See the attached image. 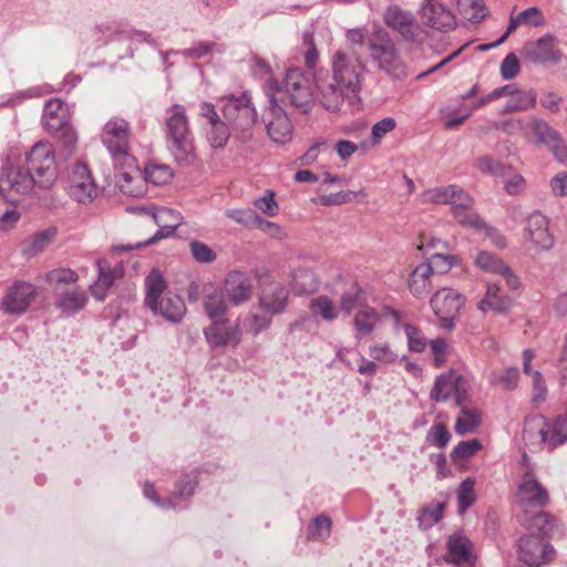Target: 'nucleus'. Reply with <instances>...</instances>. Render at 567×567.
<instances>
[{"instance_id": "12", "label": "nucleus", "mask_w": 567, "mask_h": 567, "mask_svg": "<svg viewBox=\"0 0 567 567\" xmlns=\"http://www.w3.org/2000/svg\"><path fill=\"white\" fill-rule=\"evenodd\" d=\"M130 135L128 122L114 116L103 127L102 142L114 158H124L128 156Z\"/></svg>"}, {"instance_id": "3", "label": "nucleus", "mask_w": 567, "mask_h": 567, "mask_svg": "<svg viewBox=\"0 0 567 567\" xmlns=\"http://www.w3.org/2000/svg\"><path fill=\"white\" fill-rule=\"evenodd\" d=\"M167 282L157 269H152L145 278L144 306L154 315L167 322L178 323L185 317L187 308L183 298L166 291Z\"/></svg>"}, {"instance_id": "30", "label": "nucleus", "mask_w": 567, "mask_h": 567, "mask_svg": "<svg viewBox=\"0 0 567 567\" xmlns=\"http://www.w3.org/2000/svg\"><path fill=\"white\" fill-rule=\"evenodd\" d=\"M512 298L503 295L497 284H488L486 295L478 303V309L483 312L488 309L505 312L512 307Z\"/></svg>"}, {"instance_id": "37", "label": "nucleus", "mask_w": 567, "mask_h": 567, "mask_svg": "<svg viewBox=\"0 0 567 567\" xmlns=\"http://www.w3.org/2000/svg\"><path fill=\"white\" fill-rule=\"evenodd\" d=\"M291 286L297 293H312L319 287V280L313 270L299 267L291 274Z\"/></svg>"}, {"instance_id": "45", "label": "nucleus", "mask_w": 567, "mask_h": 567, "mask_svg": "<svg viewBox=\"0 0 567 567\" xmlns=\"http://www.w3.org/2000/svg\"><path fill=\"white\" fill-rule=\"evenodd\" d=\"M309 308L315 316H320L327 321L334 320L339 313L334 302L327 296H319L311 299Z\"/></svg>"}, {"instance_id": "26", "label": "nucleus", "mask_w": 567, "mask_h": 567, "mask_svg": "<svg viewBox=\"0 0 567 567\" xmlns=\"http://www.w3.org/2000/svg\"><path fill=\"white\" fill-rule=\"evenodd\" d=\"M475 264L484 271L501 275L509 289H517L519 287V279L513 270L503 262L502 259L488 251H481L475 258Z\"/></svg>"}, {"instance_id": "31", "label": "nucleus", "mask_w": 567, "mask_h": 567, "mask_svg": "<svg viewBox=\"0 0 567 567\" xmlns=\"http://www.w3.org/2000/svg\"><path fill=\"white\" fill-rule=\"evenodd\" d=\"M144 176L138 169L120 171L116 174V184L121 193L138 197L144 193Z\"/></svg>"}, {"instance_id": "21", "label": "nucleus", "mask_w": 567, "mask_h": 567, "mask_svg": "<svg viewBox=\"0 0 567 567\" xmlns=\"http://www.w3.org/2000/svg\"><path fill=\"white\" fill-rule=\"evenodd\" d=\"M225 293L234 306L248 302L252 297V280L243 271L233 270L225 278Z\"/></svg>"}, {"instance_id": "1", "label": "nucleus", "mask_w": 567, "mask_h": 567, "mask_svg": "<svg viewBox=\"0 0 567 567\" xmlns=\"http://www.w3.org/2000/svg\"><path fill=\"white\" fill-rule=\"evenodd\" d=\"M367 39L365 28L347 30V45L336 50L330 58V78L317 80L320 102L326 110L336 112L346 99L359 100L368 73L360 54L365 49Z\"/></svg>"}, {"instance_id": "27", "label": "nucleus", "mask_w": 567, "mask_h": 567, "mask_svg": "<svg viewBox=\"0 0 567 567\" xmlns=\"http://www.w3.org/2000/svg\"><path fill=\"white\" fill-rule=\"evenodd\" d=\"M69 106L58 97L49 100L43 109L42 124L48 132H54L66 124H70Z\"/></svg>"}, {"instance_id": "14", "label": "nucleus", "mask_w": 567, "mask_h": 567, "mask_svg": "<svg viewBox=\"0 0 567 567\" xmlns=\"http://www.w3.org/2000/svg\"><path fill=\"white\" fill-rule=\"evenodd\" d=\"M516 502L523 508H542L549 504V493L536 478L533 470H526L522 475Z\"/></svg>"}, {"instance_id": "8", "label": "nucleus", "mask_w": 567, "mask_h": 567, "mask_svg": "<svg viewBox=\"0 0 567 567\" xmlns=\"http://www.w3.org/2000/svg\"><path fill=\"white\" fill-rule=\"evenodd\" d=\"M465 303V297L452 288H442L431 298L430 305L434 315L439 318L443 329H455V320L461 308Z\"/></svg>"}, {"instance_id": "5", "label": "nucleus", "mask_w": 567, "mask_h": 567, "mask_svg": "<svg viewBox=\"0 0 567 567\" xmlns=\"http://www.w3.org/2000/svg\"><path fill=\"white\" fill-rule=\"evenodd\" d=\"M165 126L169 152L179 164L189 163L195 153L194 137L182 105H173L167 111Z\"/></svg>"}, {"instance_id": "61", "label": "nucleus", "mask_w": 567, "mask_h": 567, "mask_svg": "<svg viewBox=\"0 0 567 567\" xmlns=\"http://www.w3.org/2000/svg\"><path fill=\"white\" fill-rule=\"evenodd\" d=\"M482 447L477 439L460 442L452 451L451 457L453 460H464L473 456Z\"/></svg>"}, {"instance_id": "50", "label": "nucleus", "mask_w": 567, "mask_h": 567, "mask_svg": "<svg viewBox=\"0 0 567 567\" xmlns=\"http://www.w3.org/2000/svg\"><path fill=\"white\" fill-rule=\"evenodd\" d=\"M444 507V503L440 502L424 506L417 517L420 527L429 529L434 526L442 518Z\"/></svg>"}, {"instance_id": "25", "label": "nucleus", "mask_w": 567, "mask_h": 567, "mask_svg": "<svg viewBox=\"0 0 567 567\" xmlns=\"http://www.w3.org/2000/svg\"><path fill=\"white\" fill-rule=\"evenodd\" d=\"M548 225L547 217L540 212L532 213L526 220L525 237L542 249L551 248L554 237L549 234Z\"/></svg>"}, {"instance_id": "33", "label": "nucleus", "mask_w": 567, "mask_h": 567, "mask_svg": "<svg viewBox=\"0 0 567 567\" xmlns=\"http://www.w3.org/2000/svg\"><path fill=\"white\" fill-rule=\"evenodd\" d=\"M204 309L212 320L221 318L227 311L225 292L220 288L209 285L205 289Z\"/></svg>"}, {"instance_id": "22", "label": "nucleus", "mask_w": 567, "mask_h": 567, "mask_svg": "<svg viewBox=\"0 0 567 567\" xmlns=\"http://www.w3.org/2000/svg\"><path fill=\"white\" fill-rule=\"evenodd\" d=\"M446 557L449 564L463 567H473L474 554L473 546L468 537L462 533H454L449 536L446 542Z\"/></svg>"}, {"instance_id": "4", "label": "nucleus", "mask_w": 567, "mask_h": 567, "mask_svg": "<svg viewBox=\"0 0 567 567\" xmlns=\"http://www.w3.org/2000/svg\"><path fill=\"white\" fill-rule=\"evenodd\" d=\"M365 48L369 50L371 62L378 70L396 80L408 75L406 65L399 50L384 29L378 28L372 37L368 35Z\"/></svg>"}, {"instance_id": "13", "label": "nucleus", "mask_w": 567, "mask_h": 567, "mask_svg": "<svg viewBox=\"0 0 567 567\" xmlns=\"http://www.w3.org/2000/svg\"><path fill=\"white\" fill-rule=\"evenodd\" d=\"M284 91L291 105L307 113L313 104L310 81L298 69H289L284 81Z\"/></svg>"}, {"instance_id": "18", "label": "nucleus", "mask_w": 567, "mask_h": 567, "mask_svg": "<svg viewBox=\"0 0 567 567\" xmlns=\"http://www.w3.org/2000/svg\"><path fill=\"white\" fill-rule=\"evenodd\" d=\"M204 334L212 348L236 347L241 340L238 323L223 318L212 320V323L204 329Z\"/></svg>"}, {"instance_id": "9", "label": "nucleus", "mask_w": 567, "mask_h": 567, "mask_svg": "<svg viewBox=\"0 0 567 567\" xmlns=\"http://www.w3.org/2000/svg\"><path fill=\"white\" fill-rule=\"evenodd\" d=\"M150 215L154 223L158 226V230L147 240L138 241L134 245H117L114 246L115 251H128L135 248L145 247L154 244L155 241L172 236L178 226L182 224V215L171 208L162 207L159 209L148 210L145 208H137Z\"/></svg>"}, {"instance_id": "6", "label": "nucleus", "mask_w": 567, "mask_h": 567, "mask_svg": "<svg viewBox=\"0 0 567 567\" xmlns=\"http://www.w3.org/2000/svg\"><path fill=\"white\" fill-rule=\"evenodd\" d=\"M39 190L51 189L59 178L55 151L51 143L39 141L31 146L23 159Z\"/></svg>"}, {"instance_id": "16", "label": "nucleus", "mask_w": 567, "mask_h": 567, "mask_svg": "<svg viewBox=\"0 0 567 567\" xmlns=\"http://www.w3.org/2000/svg\"><path fill=\"white\" fill-rule=\"evenodd\" d=\"M524 56L536 64H557L563 58L558 48V40L551 33H546L535 41L526 43L523 48Z\"/></svg>"}, {"instance_id": "57", "label": "nucleus", "mask_w": 567, "mask_h": 567, "mask_svg": "<svg viewBox=\"0 0 567 567\" xmlns=\"http://www.w3.org/2000/svg\"><path fill=\"white\" fill-rule=\"evenodd\" d=\"M225 215L236 221L239 225H243L248 228H252L258 218V214L254 209L250 208H233L227 209Z\"/></svg>"}, {"instance_id": "20", "label": "nucleus", "mask_w": 567, "mask_h": 567, "mask_svg": "<svg viewBox=\"0 0 567 567\" xmlns=\"http://www.w3.org/2000/svg\"><path fill=\"white\" fill-rule=\"evenodd\" d=\"M421 17L426 25L441 32H449L456 25L454 14L439 0H425Z\"/></svg>"}, {"instance_id": "10", "label": "nucleus", "mask_w": 567, "mask_h": 567, "mask_svg": "<svg viewBox=\"0 0 567 567\" xmlns=\"http://www.w3.org/2000/svg\"><path fill=\"white\" fill-rule=\"evenodd\" d=\"M518 559L529 567H542L555 558L554 547L543 537L528 534L518 540Z\"/></svg>"}, {"instance_id": "59", "label": "nucleus", "mask_w": 567, "mask_h": 567, "mask_svg": "<svg viewBox=\"0 0 567 567\" xmlns=\"http://www.w3.org/2000/svg\"><path fill=\"white\" fill-rule=\"evenodd\" d=\"M451 440V434L443 423L434 424L426 434V441L436 447H445Z\"/></svg>"}, {"instance_id": "39", "label": "nucleus", "mask_w": 567, "mask_h": 567, "mask_svg": "<svg viewBox=\"0 0 567 567\" xmlns=\"http://www.w3.org/2000/svg\"><path fill=\"white\" fill-rule=\"evenodd\" d=\"M481 421L482 413L476 406H462L455 422V432L460 435L473 433L480 426Z\"/></svg>"}, {"instance_id": "44", "label": "nucleus", "mask_w": 567, "mask_h": 567, "mask_svg": "<svg viewBox=\"0 0 567 567\" xmlns=\"http://www.w3.org/2000/svg\"><path fill=\"white\" fill-rule=\"evenodd\" d=\"M207 141L213 148H223L230 137L227 124L220 118L208 123Z\"/></svg>"}, {"instance_id": "51", "label": "nucleus", "mask_w": 567, "mask_h": 567, "mask_svg": "<svg viewBox=\"0 0 567 567\" xmlns=\"http://www.w3.org/2000/svg\"><path fill=\"white\" fill-rule=\"evenodd\" d=\"M533 133L537 136L538 142L545 145H550L560 136L559 132L551 127L547 122L542 118H533L530 123Z\"/></svg>"}, {"instance_id": "63", "label": "nucleus", "mask_w": 567, "mask_h": 567, "mask_svg": "<svg viewBox=\"0 0 567 567\" xmlns=\"http://www.w3.org/2000/svg\"><path fill=\"white\" fill-rule=\"evenodd\" d=\"M370 357L382 363H392L396 360V353L388 343L373 344L369 348Z\"/></svg>"}, {"instance_id": "2", "label": "nucleus", "mask_w": 567, "mask_h": 567, "mask_svg": "<svg viewBox=\"0 0 567 567\" xmlns=\"http://www.w3.org/2000/svg\"><path fill=\"white\" fill-rule=\"evenodd\" d=\"M38 187L17 148H11L0 169V199L17 205L37 194Z\"/></svg>"}, {"instance_id": "11", "label": "nucleus", "mask_w": 567, "mask_h": 567, "mask_svg": "<svg viewBox=\"0 0 567 567\" xmlns=\"http://www.w3.org/2000/svg\"><path fill=\"white\" fill-rule=\"evenodd\" d=\"M267 134L276 144H286L292 137L293 127L286 111L275 97H270L269 105L262 114Z\"/></svg>"}, {"instance_id": "28", "label": "nucleus", "mask_w": 567, "mask_h": 567, "mask_svg": "<svg viewBox=\"0 0 567 567\" xmlns=\"http://www.w3.org/2000/svg\"><path fill=\"white\" fill-rule=\"evenodd\" d=\"M474 199L466 193L457 198L452 213L457 223L474 230L485 227V221L473 210Z\"/></svg>"}, {"instance_id": "38", "label": "nucleus", "mask_w": 567, "mask_h": 567, "mask_svg": "<svg viewBox=\"0 0 567 567\" xmlns=\"http://www.w3.org/2000/svg\"><path fill=\"white\" fill-rule=\"evenodd\" d=\"M86 301L85 292L78 287H73L60 293L55 306L64 312L75 313L84 308Z\"/></svg>"}, {"instance_id": "62", "label": "nucleus", "mask_w": 567, "mask_h": 567, "mask_svg": "<svg viewBox=\"0 0 567 567\" xmlns=\"http://www.w3.org/2000/svg\"><path fill=\"white\" fill-rule=\"evenodd\" d=\"M403 328L408 338L410 350L414 352H422L426 346V340L422 336V332L410 323H404Z\"/></svg>"}, {"instance_id": "64", "label": "nucleus", "mask_w": 567, "mask_h": 567, "mask_svg": "<svg viewBox=\"0 0 567 567\" xmlns=\"http://www.w3.org/2000/svg\"><path fill=\"white\" fill-rule=\"evenodd\" d=\"M396 122L393 117H384L377 122L371 128L372 144L377 145L381 140L395 128Z\"/></svg>"}, {"instance_id": "24", "label": "nucleus", "mask_w": 567, "mask_h": 567, "mask_svg": "<svg viewBox=\"0 0 567 567\" xmlns=\"http://www.w3.org/2000/svg\"><path fill=\"white\" fill-rule=\"evenodd\" d=\"M384 22L406 41H413L420 30L419 23L414 17L398 7H390L385 11Z\"/></svg>"}, {"instance_id": "36", "label": "nucleus", "mask_w": 567, "mask_h": 567, "mask_svg": "<svg viewBox=\"0 0 567 567\" xmlns=\"http://www.w3.org/2000/svg\"><path fill=\"white\" fill-rule=\"evenodd\" d=\"M431 277L432 275L429 272V267L422 264L417 265L408 280L410 292L419 299L427 296L432 285Z\"/></svg>"}, {"instance_id": "19", "label": "nucleus", "mask_w": 567, "mask_h": 567, "mask_svg": "<svg viewBox=\"0 0 567 567\" xmlns=\"http://www.w3.org/2000/svg\"><path fill=\"white\" fill-rule=\"evenodd\" d=\"M523 440L532 451L547 447L549 451L556 446L551 444L550 422L542 415L527 417L523 429Z\"/></svg>"}, {"instance_id": "40", "label": "nucleus", "mask_w": 567, "mask_h": 567, "mask_svg": "<svg viewBox=\"0 0 567 567\" xmlns=\"http://www.w3.org/2000/svg\"><path fill=\"white\" fill-rule=\"evenodd\" d=\"M528 534L545 538L553 528L554 517L546 512H538L530 517L520 518Z\"/></svg>"}, {"instance_id": "49", "label": "nucleus", "mask_w": 567, "mask_h": 567, "mask_svg": "<svg viewBox=\"0 0 567 567\" xmlns=\"http://www.w3.org/2000/svg\"><path fill=\"white\" fill-rule=\"evenodd\" d=\"M144 181L154 185H165L173 178V172L167 165L151 164L144 168Z\"/></svg>"}, {"instance_id": "55", "label": "nucleus", "mask_w": 567, "mask_h": 567, "mask_svg": "<svg viewBox=\"0 0 567 567\" xmlns=\"http://www.w3.org/2000/svg\"><path fill=\"white\" fill-rule=\"evenodd\" d=\"M78 279L79 276L75 271L65 268L54 269L45 275L47 282L55 289L59 285L74 284Z\"/></svg>"}, {"instance_id": "42", "label": "nucleus", "mask_w": 567, "mask_h": 567, "mask_svg": "<svg viewBox=\"0 0 567 567\" xmlns=\"http://www.w3.org/2000/svg\"><path fill=\"white\" fill-rule=\"evenodd\" d=\"M536 92L530 90H518L514 93L513 97L507 101L505 105V112H520L526 111L535 106L536 104Z\"/></svg>"}, {"instance_id": "58", "label": "nucleus", "mask_w": 567, "mask_h": 567, "mask_svg": "<svg viewBox=\"0 0 567 567\" xmlns=\"http://www.w3.org/2000/svg\"><path fill=\"white\" fill-rule=\"evenodd\" d=\"M475 502L474 481L464 480L458 488V512L464 513Z\"/></svg>"}, {"instance_id": "32", "label": "nucleus", "mask_w": 567, "mask_h": 567, "mask_svg": "<svg viewBox=\"0 0 567 567\" xmlns=\"http://www.w3.org/2000/svg\"><path fill=\"white\" fill-rule=\"evenodd\" d=\"M465 194L466 192L456 185L441 186L425 190L422 194V202L444 205L449 204L453 207L456 204L457 198Z\"/></svg>"}, {"instance_id": "29", "label": "nucleus", "mask_w": 567, "mask_h": 567, "mask_svg": "<svg viewBox=\"0 0 567 567\" xmlns=\"http://www.w3.org/2000/svg\"><path fill=\"white\" fill-rule=\"evenodd\" d=\"M545 23L543 11L538 7H529L516 14L511 13L509 22L505 31V37H509L519 27L538 28Z\"/></svg>"}, {"instance_id": "46", "label": "nucleus", "mask_w": 567, "mask_h": 567, "mask_svg": "<svg viewBox=\"0 0 567 567\" xmlns=\"http://www.w3.org/2000/svg\"><path fill=\"white\" fill-rule=\"evenodd\" d=\"M49 133L58 141L65 156H70L74 152L78 143V134L71 124H66Z\"/></svg>"}, {"instance_id": "48", "label": "nucleus", "mask_w": 567, "mask_h": 567, "mask_svg": "<svg viewBox=\"0 0 567 567\" xmlns=\"http://www.w3.org/2000/svg\"><path fill=\"white\" fill-rule=\"evenodd\" d=\"M364 306L362 289L357 285L350 286L341 296L340 307L346 315H350L353 310Z\"/></svg>"}, {"instance_id": "53", "label": "nucleus", "mask_w": 567, "mask_h": 567, "mask_svg": "<svg viewBox=\"0 0 567 567\" xmlns=\"http://www.w3.org/2000/svg\"><path fill=\"white\" fill-rule=\"evenodd\" d=\"M425 267H429V272L434 275L446 274L453 266V257L443 252L433 254L426 262H422Z\"/></svg>"}, {"instance_id": "7", "label": "nucleus", "mask_w": 567, "mask_h": 567, "mask_svg": "<svg viewBox=\"0 0 567 567\" xmlns=\"http://www.w3.org/2000/svg\"><path fill=\"white\" fill-rule=\"evenodd\" d=\"M219 103L225 120L235 132V138L241 143L251 141V130L257 121V112L250 97L243 93L239 96H226Z\"/></svg>"}, {"instance_id": "54", "label": "nucleus", "mask_w": 567, "mask_h": 567, "mask_svg": "<svg viewBox=\"0 0 567 567\" xmlns=\"http://www.w3.org/2000/svg\"><path fill=\"white\" fill-rule=\"evenodd\" d=\"M550 422L551 444L561 445L567 442V405L563 414L557 415Z\"/></svg>"}, {"instance_id": "34", "label": "nucleus", "mask_w": 567, "mask_h": 567, "mask_svg": "<svg viewBox=\"0 0 567 567\" xmlns=\"http://www.w3.org/2000/svg\"><path fill=\"white\" fill-rule=\"evenodd\" d=\"M274 317L275 316L272 313L262 309V307L258 305L257 307L251 308L244 319V329L246 332L257 336L270 327Z\"/></svg>"}, {"instance_id": "15", "label": "nucleus", "mask_w": 567, "mask_h": 567, "mask_svg": "<svg viewBox=\"0 0 567 567\" xmlns=\"http://www.w3.org/2000/svg\"><path fill=\"white\" fill-rule=\"evenodd\" d=\"M37 295V288L31 282L18 280L8 288L0 308L8 315H22L28 310Z\"/></svg>"}, {"instance_id": "60", "label": "nucleus", "mask_w": 567, "mask_h": 567, "mask_svg": "<svg viewBox=\"0 0 567 567\" xmlns=\"http://www.w3.org/2000/svg\"><path fill=\"white\" fill-rule=\"evenodd\" d=\"M519 380V371L517 368H508L502 373H493L491 381L501 384L505 390H514Z\"/></svg>"}, {"instance_id": "52", "label": "nucleus", "mask_w": 567, "mask_h": 567, "mask_svg": "<svg viewBox=\"0 0 567 567\" xmlns=\"http://www.w3.org/2000/svg\"><path fill=\"white\" fill-rule=\"evenodd\" d=\"M475 166L483 174L502 176V177L507 176L508 172H509V167L505 166L499 161H497L491 156L478 157L476 159Z\"/></svg>"}, {"instance_id": "47", "label": "nucleus", "mask_w": 567, "mask_h": 567, "mask_svg": "<svg viewBox=\"0 0 567 567\" xmlns=\"http://www.w3.org/2000/svg\"><path fill=\"white\" fill-rule=\"evenodd\" d=\"M56 235L55 228H48L34 234L25 244L24 254L30 256L35 255L43 250L51 244Z\"/></svg>"}, {"instance_id": "17", "label": "nucleus", "mask_w": 567, "mask_h": 567, "mask_svg": "<svg viewBox=\"0 0 567 567\" xmlns=\"http://www.w3.org/2000/svg\"><path fill=\"white\" fill-rule=\"evenodd\" d=\"M68 193L79 203H91L97 196V186L83 163L74 165L66 186Z\"/></svg>"}, {"instance_id": "23", "label": "nucleus", "mask_w": 567, "mask_h": 567, "mask_svg": "<svg viewBox=\"0 0 567 567\" xmlns=\"http://www.w3.org/2000/svg\"><path fill=\"white\" fill-rule=\"evenodd\" d=\"M289 292L287 288L279 281H269L264 284L259 302L262 309H266L274 316L282 313L288 305Z\"/></svg>"}, {"instance_id": "35", "label": "nucleus", "mask_w": 567, "mask_h": 567, "mask_svg": "<svg viewBox=\"0 0 567 567\" xmlns=\"http://www.w3.org/2000/svg\"><path fill=\"white\" fill-rule=\"evenodd\" d=\"M379 320L380 316L374 308L364 306L358 309L353 318L357 339L371 334Z\"/></svg>"}, {"instance_id": "56", "label": "nucleus", "mask_w": 567, "mask_h": 567, "mask_svg": "<svg viewBox=\"0 0 567 567\" xmlns=\"http://www.w3.org/2000/svg\"><path fill=\"white\" fill-rule=\"evenodd\" d=\"M193 258L200 264H210L216 260L217 254L205 243L193 240L189 243Z\"/></svg>"}, {"instance_id": "41", "label": "nucleus", "mask_w": 567, "mask_h": 567, "mask_svg": "<svg viewBox=\"0 0 567 567\" xmlns=\"http://www.w3.org/2000/svg\"><path fill=\"white\" fill-rule=\"evenodd\" d=\"M462 378H454L453 375L442 374L436 378L435 383L431 390L430 398L435 402L446 401L457 390L458 383Z\"/></svg>"}, {"instance_id": "43", "label": "nucleus", "mask_w": 567, "mask_h": 567, "mask_svg": "<svg viewBox=\"0 0 567 567\" xmlns=\"http://www.w3.org/2000/svg\"><path fill=\"white\" fill-rule=\"evenodd\" d=\"M457 9L460 14L472 23L480 22L487 14L483 0H457Z\"/></svg>"}]
</instances>
